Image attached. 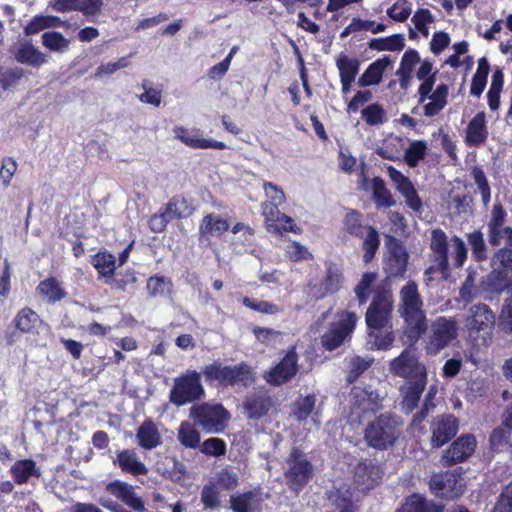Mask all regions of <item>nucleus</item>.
Segmentation results:
<instances>
[{
	"label": "nucleus",
	"mask_w": 512,
	"mask_h": 512,
	"mask_svg": "<svg viewBox=\"0 0 512 512\" xmlns=\"http://www.w3.org/2000/svg\"><path fill=\"white\" fill-rule=\"evenodd\" d=\"M342 229L349 236L362 240L363 261L366 264L370 263L381 244L380 233L376 227L367 224L363 213L359 210L347 209L343 217Z\"/></svg>",
	"instance_id": "obj_5"
},
{
	"label": "nucleus",
	"mask_w": 512,
	"mask_h": 512,
	"mask_svg": "<svg viewBox=\"0 0 512 512\" xmlns=\"http://www.w3.org/2000/svg\"><path fill=\"white\" fill-rule=\"evenodd\" d=\"M336 66L339 70L340 79L355 81L359 72L360 62L357 58H350L341 54L336 60Z\"/></svg>",
	"instance_id": "obj_48"
},
{
	"label": "nucleus",
	"mask_w": 512,
	"mask_h": 512,
	"mask_svg": "<svg viewBox=\"0 0 512 512\" xmlns=\"http://www.w3.org/2000/svg\"><path fill=\"white\" fill-rule=\"evenodd\" d=\"M192 207L182 195L173 196L162 205L157 213L150 216L148 227L154 233H162L173 220H180L192 214Z\"/></svg>",
	"instance_id": "obj_9"
},
{
	"label": "nucleus",
	"mask_w": 512,
	"mask_h": 512,
	"mask_svg": "<svg viewBox=\"0 0 512 512\" xmlns=\"http://www.w3.org/2000/svg\"><path fill=\"white\" fill-rule=\"evenodd\" d=\"M138 445L145 450H152L162 442L160 432L151 418L145 419L137 429Z\"/></svg>",
	"instance_id": "obj_31"
},
{
	"label": "nucleus",
	"mask_w": 512,
	"mask_h": 512,
	"mask_svg": "<svg viewBox=\"0 0 512 512\" xmlns=\"http://www.w3.org/2000/svg\"><path fill=\"white\" fill-rule=\"evenodd\" d=\"M427 380L419 379L407 381L401 388L402 394V410L409 414L413 412L419 404L421 396L426 388Z\"/></svg>",
	"instance_id": "obj_25"
},
{
	"label": "nucleus",
	"mask_w": 512,
	"mask_h": 512,
	"mask_svg": "<svg viewBox=\"0 0 512 512\" xmlns=\"http://www.w3.org/2000/svg\"><path fill=\"white\" fill-rule=\"evenodd\" d=\"M471 175L480 191L484 206H487L491 200V188L483 169L477 165L473 166Z\"/></svg>",
	"instance_id": "obj_56"
},
{
	"label": "nucleus",
	"mask_w": 512,
	"mask_h": 512,
	"mask_svg": "<svg viewBox=\"0 0 512 512\" xmlns=\"http://www.w3.org/2000/svg\"><path fill=\"white\" fill-rule=\"evenodd\" d=\"M445 505L441 502L427 499L419 493L407 496L405 502L396 512H444Z\"/></svg>",
	"instance_id": "obj_26"
},
{
	"label": "nucleus",
	"mask_w": 512,
	"mask_h": 512,
	"mask_svg": "<svg viewBox=\"0 0 512 512\" xmlns=\"http://www.w3.org/2000/svg\"><path fill=\"white\" fill-rule=\"evenodd\" d=\"M362 119L369 126H379L387 121V113L379 103H372L361 111Z\"/></svg>",
	"instance_id": "obj_54"
},
{
	"label": "nucleus",
	"mask_w": 512,
	"mask_h": 512,
	"mask_svg": "<svg viewBox=\"0 0 512 512\" xmlns=\"http://www.w3.org/2000/svg\"><path fill=\"white\" fill-rule=\"evenodd\" d=\"M299 372V355L296 346H290L280 361L263 375L271 386L279 387L290 382Z\"/></svg>",
	"instance_id": "obj_15"
},
{
	"label": "nucleus",
	"mask_w": 512,
	"mask_h": 512,
	"mask_svg": "<svg viewBox=\"0 0 512 512\" xmlns=\"http://www.w3.org/2000/svg\"><path fill=\"white\" fill-rule=\"evenodd\" d=\"M449 95V86L447 84H439L429 95L430 100L423 105V114L426 117L437 116L447 105Z\"/></svg>",
	"instance_id": "obj_35"
},
{
	"label": "nucleus",
	"mask_w": 512,
	"mask_h": 512,
	"mask_svg": "<svg viewBox=\"0 0 512 512\" xmlns=\"http://www.w3.org/2000/svg\"><path fill=\"white\" fill-rule=\"evenodd\" d=\"M343 283V274L340 268L334 262H329L326 266L325 276L322 282L311 286L314 296L322 299L328 295L337 293Z\"/></svg>",
	"instance_id": "obj_23"
},
{
	"label": "nucleus",
	"mask_w": 512,
	"mask_h": 512,
	"mask_svg": "<svg viewBox=\"0 0 512 512\" xmlns=\"http://www.w3.org/2000/svg\"><path fill=\"white\" fill-rule=\"evenodd\" d=\"M377 279L375 272H365L358 284L354 288V293L358 300L359 305H364L368 302L371 293L374 292L373 285Z\"/></svg>",
	"instance_id": "obj_44"
},
{
	"label": "nucleus",
	"mask_w": 512,
	"mask_h": 512,
	"mask_svg": "<svg viewBox=\"0 0 512 512\" xmlns=\"http://www.w3.org/2000/svg\"><path fill=\"white\" fill-rule=\"evenodd\" d=\"M254 494L251 491L244 492L230 497V508L234 512H253L251 501Z\"/></svg>",
	"instance_id": "obj_62"
},
{
	"label": "nucleus",
	"mask_w": 512,
	"mask_h": 512,
	"mask_svg": "<svg viewBox=\"0 0 512 512\" xmlns=\"http://www.w3.org/2000/svg\"><path fill=\"white\" fill-rule=\"evenodd\" d=\"M12 324L21 334L37 335L44 320L32 308L23 307L14 316Z\"/></svg>",
	"instance_id": "obj_24"
},
{
	"label": "nucleus",
	"mask_w": 512,
	"mask_h": 512,
	"mask_svg": "<svg viewBox=\"0 0 512 512\" xmlns=\"http://www.w3.org/2000/svg\"><path fill=\"white\" fill-rule=\"evenodd\" d=\"M174 133L177 139L192 149L224 150L227 148L226 144L222 141L202 138L198 129L190 130L183 126H176Z\"/></svg>",
	"instance_id": "obj_22"
},
{
	"label": "nucleus",
	"mask_w": 512,
	"mask_h": 512,
	"mask_svg": "<svg viewBox=\"0 0 512 512\" xmlns=\"http://www.w3.org/2000/svg\"><path fill=\"white\" fill-rule=\"evenodd\" d=\"M512 273L503 269L493 268L489 274V286L493 292L501 293L507 290L508 294L512 293Z\"/></svg>",
	"instance_id": "obj_45"
},
{
	"label": "nucleus",
	"mask_w": 512,
	"mask_h": 512,
	"mask_svg": "<svg viewBox=\"0 0 512 512\" xmlns=\"http://www.w3.org/2000/svg\"><path fill=\"white\" fill-rule=\"evenodd\" d=\"M241 303L245 307L262 314L276 315L281 312V308L277 304L265 300H256L248 296L243 297Z\"/></svg>",
	"instance_id": "obj_55"
},
{
	"label": "nucleus",
	"mask_w": 512,
	"mask_h": 512,
	"mask_svg": "<svg viewBox=\"0 0 512 512\" xmlns=\"http://www.w3.org/2000/svg\"><path fill=\"white\" fill-rule=\"evenodd\" d=\"M272 401L266 393L251 394L243 402L245 414L249 419L259 420L270 410Z\"/></svg>",
	"instance_id": "obj_27"
},
{
	"label": "nucleus",
	"mask_w": 512,
	"mask_h": 512,
	"mask_svg": "<svg viewBox=\"0 0 512 512\" xmlns=\"http://www.w3.org/2000/svg\"><path fill=\"white\" fill-rule=\"evenodd\" d=\"M403 432V421L400 416L386 411L375 416L363 432L368 447L379 451L388 450L396 445Z\"/></svg>",
	"instance_id": "obj_3"
},
{
	"label": "nucleus",
	"mask_w": 512,
	"mask_h": 512,
	"mask_svg": "<svg viewBox=\"0 0 512 512\" xmlns=\"http://www.w3.org/2000/svg\"><path fill=\"white\" fill-rule=\"evenodd\" d=\"M398 313L410 344H416L428 330L424 301L415 281L409 280L399 291Z\"/></svg>",
	"instance_id": "obj_2"
},
{
	"label": "nucleus",
	"mask_w": 512,
	"mask_h": 512,
	"mask_svg": "<svg viewBox=\"0 0 512 512\" xmlns=\"http://www.w3.org/2000/svg\"><path fill=\"white\" fill-rule=\"evenodd\" d=\"M489 446L495 453L503 452L508 448L512 449V427L501 422V424L490 433Z\"/></svg>",
	"instance_id": "obj_39"
},
{
	"label": "nucleus",
	"mask_w": 512,
	"mask_h": 512,
	"mask_svg": "<svg viewBox=\"0 0 512 512\" xmlns=\"http://www.w3.org/2000/svg\"><path fill=\"white\" fill-rule=\"evenodd\" d=\"M91 264L96 269L99 278L110 279L117 269L115 256L107 250H100L94 254Z\"/></svg>",
	"instance_id": "obj_37"
},
{
	"label": "nucleus",
	"mask_w": 512,
	"mask_h": 512,
	"mask_svg": "<svg viewBox=\"0 0 512 512\" xmlns=\"http://www.w3.org/2000/svg\"><path fill=\"white\" fill-rule=\"evenodd\" d=\"M508 213L504 206L497 202L493 205L486 223L488 243L492 247L501 245L512 246V226L507 225Z\"/></svg>",
	"instance_id": "obj_13"
},
{
	"label": "nucleus",
	"mask_w": 512,
	"mask_h": 512,
	"mask_svg": "<svg viewBox=\"0 0 512 512\" xmlns=\"http://www.w3.org/2000/svg\"><path fill=\"white\" fill-rule=\"evenodd\" d=\"M412 22L419 32H421L424 36H427L429 33L427 25L434 22V17L429 9L419 8L414 13Z\"/></svg>",
	"instance_id": "obj_63"
},
{
	"label": "nucleus",
	"mask_w": 512,
	"mask_h": 512,
	"mask_svg": "<svg viewBox=\"0 0 512 512\" xmlns=\"http://www.w3.org/2000/svg\"><path fill=\"white\" fill-rule=\"evenodd\" d=\"M411 12V4L407 0H397L387 9V15L397 22H405L411 15Z\"/></svg>",
	"instance_id": "obj_61"
},
{
	"label": "nucleus",
	"mask_w": 512,
	"mask_h": 512,
	"mask_svg": "<svg viewBox=\"0 0 512 512\" xmlns=\"http://www.w3.org/2000/svg\"><path fill=\"white\" fill-rule=\"evenodd\" d=\"M200 496L204 509L215 510L221 505L218 488L213 482L203 486Z\"/></svg>",
	"instance_id": "obj_57"
},
{
	"label": "nucleus",
	"mask_w": 512,
	"mask_h": 512,
	"mask_svg": "<svg viewBox=\"0 0 512 512\" xmlns=\"http://www.w3.org/2000/svg\"><path fill=\"white\" fill-rule=\"evenodd\" d=\"M14 57L17 62L32 67H40L47 62L46 55L30 42L21 43L14 52Z\"/></svg>",
	"instance_id": "obj_36"
},
{
	"label": "nucleus",
	"mask_w": 512,
	"mask_h": 512,
	"mask_svg": "<svg viewBox=\"0 0 512 512\" xmlns=\"http://www.w3.org/2000/svg\"><path fill=\"white\" fill-rule=\"evenodd\" d=\"M228 221L215 213L206 214L199 224V234L202 238L208 239L211 236L221 237L229 230Z\"/></svg>",
	"instance_id": "obj_33"
},
{
	"label": "nucleus",
	"mask_w": 512,
	"mask_h": 512,
	"mask_svg": "<svg viewBox=\"0 0 512 512\" xmlns=\"http://www.w3.org/2000/svg\"><path fill=\"white\" fill-rule=\"evenodd\" d=\"M391 372L407 381L427 380L426 367L419 361L417 355L409 350H403L400 355L390 363Z\"/></svg>",
	"instance_id": "obj_17"
},
{
	"label": "nucleus",
	"mask_w": 512,
	"mask_h": 512,
	"mask_svg": "<svg viewBox=\"0 0 512 512\" xmlns=\"http://www.w3.org/2000/svg\"><path fill=\"white\" fill-rule=\"evenodd\" d=\"M495 313L484 303L474 304L469 309L466 327L469 338L476 345L488 346L492 342Z\"/></svg>",
	"instance_id": "obj_7"
},
{
	"label": "nucleus",
	"mask_w": 512,
	"mask_h": 512,
	"mask_svg": "<svg viewBox=\"0 0 512 512\" xmlns=\"http://www.w3.org/2000/svg\"><path fill=\"white\" fill-rule=\"evenodd\" d=\"M471 255L475 262L481 263L488 259V246L480 230H474L466 235Z\"/></svg>",
	"instance_id": "obj_41"
},
{
	"label": "nucleus",
	"mask_w": 512,
	"mask_h": 512,
	"mask_svg": "<svg viewBox=\"0 0 512 512\" xmlns=\"http://www.w3.org/2000/svg\"><path fill=\"white\" fill-rule=\"evenodd\" d=\"M458 334L457 322L453 318L439 316L432 321L426 344L429 354H437L446 348Z\"/></svg>",
	"instance_id": "obj_14"
},
{
	"label": "nucleus",
	"mask_w": 512,
	"mask_h": 512,
	"mask_svg": "<svg viewBox=\"0 0 512 512\" xmlns=\"http://www.w3.org/2000/svg\"><path fill=\"white\" fill-rule=\"evenodd\" d=\"M36 292L49 304L60 302L67 296L61 282L54 276L41 280L36 287Z\"/></svg>",
	"instance_id": "obj_30"
},
{
	"label": "nucleus",
	"mask_w": 512,
	"mask_h": 512,
	"mask_svg": "<svg viewBox=\"0 0 512 512\" xmlns=\"http://www.w3.org/2000/svg\"><path fill=\"white\" fill-rule=\"evenodd\" d=\"M427 143L424 140H413L404 153V161L410 168H415L427 154Z\"/></svg>",
	"instance_id": "obj_46"
},
{
	"label": "nucleus",
	"mask_w": 512,
	"mask_h": 512,
	"mask_svg": "<svg viewBox=\"0 0 512 512\" xmlns=\"http://www.w3.org/2000/svg\"><path fill=\"white\" fill-rule=\"evenodd\" d=\"M328 499L338 512H358V506L354 503L352 492L349 489L332 490Z\"/></svg>",
	"instance_id": "obj_40"
},
{
	"label": "nucleus",
	"mask_w": 512,
	"mask_h": 512,
	"mask_svg": "<svg viewBox=\"0 0 512 512\" xmlns=\"http://www.w3.org/2000/svg\"><path fill=\"white\" fill-rule=\"evenodd\" d=\"M266 227L268 231L276 234H282L283 232H296L299 230L296 227L294 220L282 212L278 217L274 218L272 222H268Z\"/></svg>",
	"instance_id": "obj_58"
},
{
	"label": "nucleus",
	"mask_w": 512,
	"mask_h": 512,
	"mask_svg": "<svg viewBox=\"0 0 512 512\" xmlns=\"http://www.w3.org/2000/svg\"><path fill=\"white\" fill-rule=\"evenodd\" d=\"M373 198L379 207L390 208L395 205V200L389 189H387L384 180L381 177H375L372 180Z\"/></svg>",
	"instance_id": "obj_47"
},
{
	"label": "nucleus",
	"mask_w": 512,
	"mask_h": 512,
	"mask_svg": "<svg viewBox=\"0 0 512 512\" xmlns=\"http://www.w3.org/2000/svg\"><path fill=\"white\" fill-rule=\"evenodd\" d=\"M41 39L43 46L52 52L62 53L66 51L70 45V40L65 38L58 31L44 32Z\"/></svg>",
	"instance_id": "obj_51"
},
{
	"label": "nucleus",
	"mask_w": 512,
	"mask_h": 512,
	"mask_svg": "<svg viewBox=\"0 0 512 512\" xmlns=\"http://www.w3.org/2000/svg\"><path fill=\"white\" fill-rule=\"evenodd\" d=\"M409 254L403 243L390 236L388 239V251L383 262V270L387 279L404 278L408 267Z\"/></svg>",
	"instance_id": "obj_16"
},
{
	"label": "nucleus",
	"mask_w": 512,
	"mask_h": 512,
	"mask_svg": "<svg viewBox=\"0 0 512 512\" xmlns=\"http://www.w3.org/2000/svg\"><path fill=\"white\" fill-rule=\"evenodd\" d=\"M373 362L374 358L370 356L361 357L355 355L351 357L348 361L347 383L353 384L356 382L372 366Z\"/></svg>",
	"instance_id": "obj_43"
},
{
	"label": "nucleus",
	"mask_w": 512,
	"mask_h": 512,
	"mask_svg": "<svg viewBox=\"0 0 512 512\" xmlns=\"http://www.w3.org/2000/svg\"><path fill=\"white\" fill-rule=\"evenodd\" d=\"M59 22L60 19L56 16L36 15L24 27V33L28 36L34 35L44 29L58 25Z\"/></svg>",
	"instance_id": "obj_53"
},
{
	"label": "nucleus",
	"mask_w": 512,
	"mask_h": 512,
	"mask_svg": "<svg viewBox=\"0 0 512 512\" xmlns=\"http://www.w3.org/2000/svg\"><path fill=\"white\" fill-rule=\"evenodd\" d=\"M190 418L206 433H222L228 426L230 412L218 402H202L190 408Z\"/></svg>",
	"instance_id": "obj_6"
},
{
	"label": "nucleus",
	"mask_w": 512,
	"mask_h": 512,
	"mask_svg": "<svg viewBox=\"0 0 512 512\" xmlns=\"http://www.w3.org/2000/svg\"><path fill=\"white\" fill-rule=\"evenodd\" d=\"M114 463L119 466L122 472L133 476L146 475L148 473V468L140 461L133 449H124L118 452Z\"/></svg>",
	"instance_id": "obj_29"
},
{
	"label": "nucleus",
	"mask_w": 512,
	"mask_h": 512,
	"mask_svg": "<svg viewBox=\"0 0 512 512\" xmlns=\"http://www.w3.org/2000/svg\"><path fill=\"white\" fill-rule=\"evenodd\" d=\"M204 394L201 373L196 370H188L185 374L175 378L170 391V401L176 406H183L200 400Z\"/></svg>",
	"instance_id": "obj_10"
},
{
	"label": "nucleus",
	"mask_w": 512,
	"mask_h": 512,
	"mask_svg": "<svg viewBox=\"0 0 512 512\" xmlns=\"http://www.w3.org/2000/svg\"><path fill=\"white\" fill-rule=\"evenodd\" d=\"M205 382L209 385H217L227 388L234 386L249 387L256 381L253 369L245 362L234 366L223 365L220 361H214L205 365L201 371Z\"/></svg>",
	"instance_id": "obj_4"
},
{
	"label": "nucleus",
	"mask_w": 512,
	"mask_h": 512,
	"mask_svg": "<svg viewBox=\"0 0 512 512\" xmlns=\"http://www.w3.org/2000/svg\"><path fill=\"white\" fill-rule=\"evenodd\" d=\"M488 138L485 113L478 112L468 123L465 142L470 147L483 144Z\"/></svg>",
	"instance_id": "obj_28"
},
{
	"label": "nucleus",
	"mask_w": 512,
	"mask_h": 512,
	"mask_svg": "<svg viewBox=\"0 0 512 512\" xmlns=\"http://www.w3.org/2000/svg\"><path fill=\"white\" fill-rule=\"evenodd\" d=\"M14 482L18 485L26 484L34 476L39 478L41 472L33 459L16 460L9 470Z\"/></svg>",
	"instance_id": "obj_34"
},
{
	"label": "nucleus",
	"mask_w": 512,
	"mask_h": 512,
	"mask_svg": "<svg viewBox=\"0 0 512 512\" xmlns=\"http://www.w3.org/2000/svg\"><path fill=\"white\" fill-rule=\"evenodd\" d=\"M391 65L389 56H383L372 62L363 74L359 77L357 84L359 87H368L378 85L383 77L385 70Z\"/></svg>",
	"instance_id": "obj_32"
},
{
	"label": "nucleus",
	"mask_w": 512,
	"mask_h": 512,
	"mask_svg": "<svg viewBox=\"0 0 512 512\" xmlns=\"http://www.w3.org/2000/svg\"><path fill=\"white\" fill-rule=\"evenodd\" d=\"M338 319L330 323L327 331L321 336V344L327 351L339 348L346 339H350L357 323V315L351 311H341Z\"/></svg>",
	"instance_id": "obj_11"
},
{
	"label": "nucleus",
	"mask_w": 512,
	"mask_h": 512,
	"mask_svg": "<svg viewBox=\"0 0 512 512\" xmlns=\"http://www.w3.org/2000/svg\"><path fill=\"white\" fill-rule=\"evenodd\" d=\"M499 327L503 332L512 334V293L504 300L499 315Z\"/></svg>",
	"instance_id": "obj_64"
},
{
	"label": "nucleus",
	"mask_w": 512,
	"mask_h": 512,
	"mask_svg": "<svg viewBox=\"0 0 512 512\" xmlns=\"http://www.w3.org/2000/svg\"><path fill=\"white\" fill-rule=\"evenodd\" d=\"M496 248L491 256V267L512 273V246L504 245Z\"/></svg>",
	"instance_id": "obj_52"
},
{
	"label": "nucleus",
	"mask_w": 512,
	"mask_h": 512,
	"mask_svg": "<svg viewBox=\"0 0 512 512\" xmlns=\"http://www.w3.org/2000/svg\"><path fill=\"white\" fill-rule=\"evenodd\" d=\"M172 287V280L161 275L150 276L146 282V289L150 297L163 296L165 293H170Z\"/></svg>",
	"instance_id": "obj_50"
},
{
	"label": "nucleus",
	"mask_w": 512,
	"mask_h": 512,
	"mask_svg": "<svg viewBox=\"0 0 512 512\" xmlns=\"http://www.w3.org/2000/svg\"><path fill=\"white\" fill-rule=\"evenodd\" d=\"M178 441L185 448L196 449L201 446V435L196 429L195 424L189 421H183L177 434Z\"/></svg>",
	"instance_id": "obj_42"
},
{
	"label": "nucleus",
	"mask_w": 512,
	"mask_h": 512,
	"mask_svg": "<svg viewBox=\"0 0 512 512\" xmlns=\"http://www.w3.org/2000/svg\"><path fill=\"white\" fill-rule=\"evenodd\" d=\"M476 438L472 434H465L454 440L443 454V460L448 465L466 461L476 449Z\"/></svg>",
	"instance_id": "obj_20"
},
{
	"label": "nucleus",
	"mask_w": 512,
	"mask_h": 512,
	"mask_svg": "<svg viewBox=\"0 0 512 512\" xmlns=\"http://www.w3.org/2000/svg\"><path fill=\"white\" fill-rule=\"evenodd\" d=\"M200 451L207 456L221 457L226 454L227 445L223 439L212 437L201 444Z\"/></svg>",
	"instance_id": "obj_59"
},
{
	"label": "nucleus",
	"mask_w": 512,
	"mask_h": 512,
	"mask_svg": "<svg viewBox=\"0 0 512 512\" xmlns=\"http://www.w3.org/2000/svg\"><path fill=\"white\" fill-rule=\"evenodd\" d=\"M387 170L395 188L405 198L406 205L415 213H422L423 202L411 180L393 166H389Z\"/></svg>",
	"instance_id": "obj_19"
},
{
	"label": "nucleus",
	"mask_w": 512,
	"mask_h": 512,
	"mask_svg": "<svg viewBox=\"0 0 512 512\" xmlns=\"http://www.w3.org/2000/svg\"><path fill=\"white\" fill-rule=\"evenodd\" d=\"M428 486L432 494L445 500L458 499L465 492L464 478L462 472L458 470H447L433 474Z\"/></svg>",
	"instance_id": "obj_12"
},
{
	"label": "nucleus",
	"mask_w": 512,
	"mask_h": 512,
	"mask_svg": "<svg viewBox=\"0 0 512 512\" xmlns=\"http://www.w3.org/2000/svg\"><path fill=\"white\" fill-rule=\"evenodd\" d=\"M393 311V294L389 287L378 285L366 311L365 321L369 329V342L377 350H388L394 340L391 318Z\"/></svg>",
	"instance_id": "obj_1"
},
{
	"label": "nucleus",
	"mask_w": 512,
	"mask_h": 512,
	"mask_svg": "<svg viewBox=\"0 0 512 512\" xmlns=\"http://www.w3.org/2000/svg\"><path fill=\"white\" fill-rule=\"evenodd\" d=\"M352 410L376 413L382 409V398L370 387L354 386L350 392Z\"/></svg>",
	"instance_id": "obj_21"
},
{
	"label": "nucleus",
	"mask_w": 512,
	"mask_h": 512,
	"mask_svg": "<svg viewBox=\"0 0 512 512\" xmlns=\"http://www.w3.org/2000/svg\"><path fill=\"white\" fill-rule=\"evenodd\" d=\"M315 404L316 396L314 394L301 396L294 402L292 414L298 421H305L313 412Z\"/></svg>",
	"instance_id": "obj_49"
},
{
	"label": "nucleus",
	"mask_w": 512,
	"mask_h": 512,
	"mask_svg": "<svg viewBox=\"0 0 512 512\" xmlns=\"http://www.w3.org/2000/svg\"><path fill=\"white\" fill-rule=\"evenodd\" d=\"M285 463L287 465L284 471L286 484L291 491L299 493L313 478L314 466L299 447H292Z\"/></svg>",
	"instance_id": "obj_8"
},
{
	"label": "nucleus",
	"mask_w": 512,
	"mask_h": 512,
	"mask_svg": "<svg viewBox=\"0 0 512 512\" xmlns=\"http://www.w3.org/2000/svg\"><path fill=\"white\" fill-rule=\"evenodd\" d=\"M355 477L359 484L372 488L381 479V469L371 461L364 460L358 463Z\"/></svg>",
	"instance_id": "obj_38"
},
{
	"label": "nucleus",
	"mask_w": 512,
	"mask_h": 512,
	"mask_svg": "<svg viewBox=\"0 0 512 512\" xmlns=\"http://www.w3.org/2000/svg\"><path fill=\"white\" fill-rule=\"evenodd\" d=\"M459 430V420L453 414H442L433 418L430 424L432 448H441L452 440Z\"/></svg>",
	"instance_id": "obj_18"
},
{
	"label": "nucleus",
	"mask_w": 512,
	"mask_h": 512,
	"mask_svg": "<svg viewBox=\"0 0 512 512\" xmlns=\"http://www.w3.org/2000/svg\"><path fill=\"white\" fill-rule=\"evenodd\" d=\"M491 512H512V481L503 487Z\"/></svg>",
	"instance_id": "obj_60"
}]
</instances>
